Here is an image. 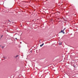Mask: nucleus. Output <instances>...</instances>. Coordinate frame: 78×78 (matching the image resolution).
Listing matches in <instances>:
<instances>
[{
    "label": "nucleus",
    "instance_id": "f257e3e1",
    "mask_svg": "<svg viewBox=\"0 0 78 78\" xmlns=\"http://www.w3.org/2000/svg\"><path fill=\"white\" fill-rule=\"evenodd\" d=\"M65 29H66V28H64L63 30H61V32H60L59 33H61H61H63V34H64V30H65Z\"/></svg>",
    "mask_w": 78,
    "mask_h": 78
},
{
    "label": "nucleus",
    "instance_id": "f03ea898",
    "mask_svg": "<svg viewBox=\"0 0 78 78\" xmlns=\"http://www.w3.org/2000/svg\"><path fill=\"white\" fill-rule=\"evenodd\" d=\"M62 44V43L60 42H59V43H58V44H59V45H61V44Z\"/></svg>",
    "mask_w": 78,
    "mask_h": 78
},
{
    "label": "nucleus",
    "instance_id": "7ed1b4c3",
    "mask_svg": "<svg viewBox=\"0 0 78 78\" xmlns=\"http://www.w3.org/2000/svg\"><path fill=\"white\" fill-rule=\"evenodd\" d=\"M43 45H44V43H43L40 46L41 47H42V46Z\"/></svg>",
    "mask_w": 78,
    "mask_h": 78
},
{
    "label": "nucleus",
    "instance_id": "20e7f679",
    "mask_svg": "<svg viewBox=\"0 0 78 78\" xmlns=\"http://www.w3.org/2000/svg\"><path fill=\"white\" fill-rule=\"evenodd\" d=\"M18 56H19V55H16V57H18Z\"/></svg>",
    "mask_w": 78,
    "mask_h": 78
},
{
    "label": "nucleus",
    "instance_id": "39448f33",
    "mask_svg": "<svg viewBox=\"0 0 78 78\" xmlns=\"http://www.w3.org/2000/svg\"><path fill=\"white\" fill-rule=\"evenodd\" d=\"M30 52L32 53V51H30Z\"/></svg>",
    "mask_w": 78,
    "mask_h": 78
},
{
    "label": "nucleus",
    "instance_id": "423d86ee",
    "mask_svg": "<svg viewBox=\"0 0 78 78\" xmlns=\"http://www.w3.org/2000/svg\"><path fill=\"white\" fill-rule=\"evenodd\" d=\"M2 36H3L2 35V36H1V37H2Z\"/></svg>",
    "mask_w": 78,
    "mask_h": 78
},
{
    "label": "nucleus",
    "instance_id": "0eeeda50",
    "mask_svg": "<svg viewBox=\"0 0 78 78\" xmlns=\"http://www.w3.org/2000/svg\"><path fill=\"white\" fill-rule=\"evenodd\" d=\"M3 58H5V57H3Z\"/></svg>",
    "mask_w": 78,
    "mask_h": 78
},
{
    "label": "nucleus",
    "instance_id": "6e6552de",
    "mask_svg": "<svg viewBox=\"0 0 78 78\" xmlns=\"http://www.w3.org/2000/svg\"><path fill=\"white\" fill-rule=\"evenodd\" d=\"M4 47H2V48H4Z\"/></svg>",
    "mask_w": 78,
    "mask_h": 78
},
{
    "label": "nucleus",
    "instance_id": "1a4fd4ad",
    "mask_svg": "<svg viewBox=\"0 0 78 78\" xmlns=\"http://www.w3.org/2000/svg\"><path fill=\"white\" fill-rule=\"evenodd\" d=\"M16 39H17V38H15V39L16 40Z\"/></svg>",
    "mask_w": 78,
    "mask_h": 78
}]
</instances>
